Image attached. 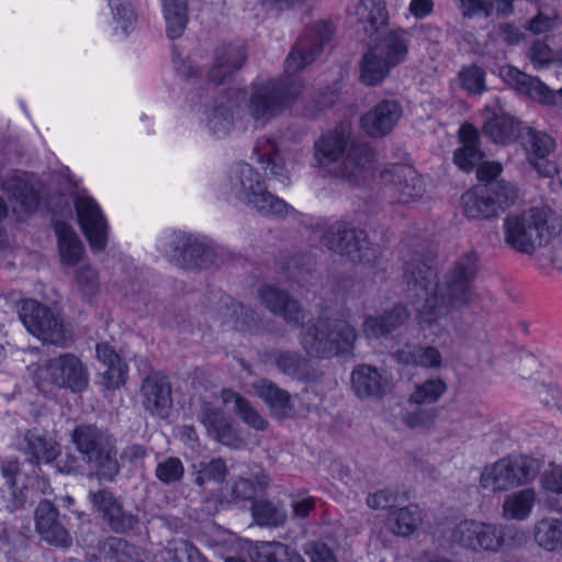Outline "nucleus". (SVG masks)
Instances as JSON below:
<instances>
[{"instance_id": "4468645a", "label": "nucleus", "mask_w": 562, "mask_h": 562, "mask_svg": "<svg viewBox=\"0 0 562 562\" xmlns=\"http://www.w3.org/2000/svg\"><path fill=\"white\" fill-rule=\"evenodd\" d=\"M44 371L50 383L74 393L85 391L89 385V373L82 361L74 353L66 352L48 359Z\"/></svg>"}, {"instance_id": "6ab92c4d", "label": "nucleus", "mask_w": 562, "mask_h": 562, "mask_svg": "<svg viewBox=\"0 0 562 562\" xmlns=\"http://www.w3.org/2000/svg\"><path fill=\"white\" fill-rule=\"evenodd\" d=\"M498 75L519 93L543 104L553 105L558 97H562V88L554 92L540 81L539 78L527 75L514 66L504 65L499 67Z\"/></svg>"}, {"instance_id": "680f3d73", "label": "nucleus", "mask_w": 562, "mask_h": 562, "mask_svg": "<svg viewBox=\"0 0 562 562\" xmlns=\"http://www.w3.org/2000/svg\"><path fill=\"white\" fill-rule=\"evenodd\" d=\"M438 411L436 408H425L420 405L412 412H407L404 420L411 428H429L436 422Z\"/></svg>"}, {"instance_id": "2f4dec72", "label": "nucleus", "mask_w": 562, "mask_h": 562, "mask_svg": "<svg viewBox=\"0 0 562 562\" xmlns=\"http://www.w3.org/2000/svg\"><path fill=\"white\" fill-rule=\"evenodd\" d=\"M254 153L257 155V160L265 166V170L269 171L271 178L284 186L291 183L289 170L274 142L270 138L258 139Z\"/></svg>"}, {"instance_id": "72a5a7b5", "label": "nucleus", "mask_w": 562, "mask_h": 562, "mask_svg": "<svg viewBox=\"0 0 562 562\" xmlns=\"http://www.w3.org/2000/svg\"><path fill=\"white\" fill-rule=\"evenodd\" d=\"M261 361H273L276 368L284 375L293 379H304L306 374L307 359L295 350H272L261 355Z\"/></svg>"}, {"instance_id": "603ef678", "label": "nucleus", "mask_w": 562, "mask_h": 562, "mask_svg": "<svg viewBox=\"0 0 562 562\" xmlns=\"http://www.w3.org/2000/svg\"><path fill=\"white\" fill-rule=\"evenodd\" d=\"M75 282L81 296L91 301L100 292L99 274L91 266H81L76 270Z\"/></svg>"}, {"instance_id": "6e6552de", "label": "nucleus", "mask_w": 562, "mask_h": 562, "mask_svg": "<svg viewBox=\"0 0 562 562\" xmlns=\"http://www.w3.org/2000/svg\"><path fill=\"white\" fill-rule=\"evenodd\" d=\"M322 241L329 250L355 263L374 267L380 257L379 247L368 240L367 233L347 222L333 223L324 233Z\"/></svg>"}, {"instance_id": "b1692460", "label": "nucleus", "mask_w": 562, "mask_h": 562, "mask_svg": "<svg viewBox=\"0 0 562 562\" xmlns=\"http://www.w3.org/2000/svg\"><path fill=\"white\" fill-rule=\"evenodd\" d=\"M198 419L214 440L226 446H232L236 441L237 436L233 428L232 418L222 407L203 402Z\"/></svg>"}, {"instance_id": "5701e85b", "label": "nucleus", "mask_w": 562, "mask_h": 562, "mask_svg": "<svg viewBox=\"0 0 562 562\" xmlns=\"http://www.w3.org/2000/svg\"><path fill=\"white\" fill-rule=\"evenodd\" d=\"M35 527L42 538L54 546L67 547L70 537L59 520V513L48 499H42L35 509Z\"/></svg>"}, {"instance_id": "f257e3e1", "label": "nucleus", "mask_w": 562, "mask_h": 562, "mask_svg": "<svg viewBox=\"0 0 562 562\" xmlns=\"http://www.w3.org/2000/svg\"><path fill=\"white\" fill-rule=\"evenodd\" d=\"M479 256L468 251L443 273L441 280L435 268L422 260L405 263L404 281L407 291L423 301L416 307L422 325L430 326L452 306H464L474 299V281L479 272Z\"/></svg>"}, {"instance_id": "79ce46f5", "label": "nucleus", "mask_w": 562, "mask_h": 562, "mask_svg": "<svg viewBox=\"0 0 562 562\" xmlns=\"http://www.w3.org/2000/svg\"><path fill=\"white\" fill-rule=\"evenodd\" d=\"M518 121L508 114L494 115L483 126V134L494 143L507 144L516 138Z\"/></svg>"}, {"instance_id": "f8f14e48", "label": "nucleus", "mask_w": 562, "mask_h": 562, "mask_svg": "<svg viewBox=\"0 0 562 562\" xmlns=\"http://www.w3.org/2000/svg\"><path fill=\"white\" fill-rule=\"evenodd\" d=\"M452 540L473 551L496 552L505 543V527L467 519L453 528Z\"/></svg>"}, {"instance_id": "6e6d98bb", "label": "nucleus", "mask_w": 562, "mask_h": 562, "mask_svg": "<svg viewBox=\"0 0 562 562\" xmlns=\"http://www.w3.org/2000/svg\"><path fill=\"white\" fill-rule=\"evenodd\" d=\"M106 547L116 562H143L142 550L123 538L110 537Z\"/></svg>"}, {"instance_id": "c85d7f7f", "label": "nucleus", "mask_w": 562, "mask_h": 562, "mask_svg": "<svg viewBox=\"0 0 562 562\" xmlns=\"http://www.w3.org/2000/svg\"><path fill=\"white\" fill-rule=\"evenodd\" d=\"M352 389L358 397H381L390 389L389 381L376 368L360 364L351 373Z\"/></svg>"}, {"instance_id": "9d476101", "label": "nucleus", "mask_w": 562, "mask_h": 562, "mask_svg": "<svg viewBox=\"0 0 562 562\" xmlns=\"http://www.w3.org/2000/svg\"><path fill=\"white\" fill-rule=\"evenodd\" d=\"M19 316L25 328L43 342L65 346L71 339L61 317L36 300H23Z\"/></svg>"}, {"instance_id": "f03ea898", "label": "nucleus", "mask_w": 562, "mask_h": 562, "mask_svg": "<svg viewBox=\"0 0 562 562\" xmlns=\"http://www.w3.org/2000/svg\"><path fill=\"white\" fill-rule=\"evenodd\" d=\"M314 157L319 167L340 160L336 176L351 184L367 181L374 171V150L368 143L356 137L347 124H340L322 135L314 143Z\"/></svg>"}, {"instance_id": "9b49d317", "label": "nucleus", "mask_w": 562, "mask_h": 562, "mask_svg": "<svg viewBox=\"0 0 562 562\" xmlns=\"http://www.w3.org/2000/svg\"><path fill=\"white\" fill-rule=\"evenodd\" d=\"M171 260L181 269L195 271L216 265L217 254L214 247L193 235L178 233L171 237Z\"/></svg>"}, {"instance_id": "69168bd1", "label": "nucleus", "mask_w": 562, "mask_h": 562, "mask_svg": "<svg viewBox=\"0 0 562 562\" xmlns=\"http://www.w3.org/2000/svg\"><path fill=\"white\" fill-rule=\"evenodd\" d=\"M529 58L536 69H541L553 60V52L548 44L537 41L529 49Z\"/></svg>"}, {"instance_id": "bf43d9fd", "label": "nucleus", "mask_w": 562, "mask_h": 562, "mask_svg": "<svg viewBox=\"0 0 562 562\" xmlns=\"http://www.w3.org/2000/svg\"><path fill=\"white\" fill-rule=\"evenodd\" d=\"M88 499L92 506V509L102 518L104 521L105 517L112 512L114 506L121 501L111 490L99 488L98 491H90Z\"/></svg>"}, {"instance_id": "1a4fd4ad", "label": "nucleus", "mask_w": 562, "mask_h": 562, "mask_svg": "<svg viewBox=\"0 0 562 562\" xmlns=\"http://www.w3.org/2000/svg\"><path fill=\"white\" fill-rule=\"evenodd\" d=\"M539 460L528 456H512L485 468L480 484L485 490L503 492L532 482L539 474Z\"/></svg>"}, {"instance_id": "e433bc0d", "label": "nucleus", "mask_w": 562, "mask_h": 562, "mask_svg": "<svg viewBox=\"0 0 562 562\" xmlns=\"http://www.w3.org/2000/svg\"><path fill=\"white\" fill-rule=\"evenodd\" d=\"M54 229L58 239L61 261L69 266H75L83 254V245L80 238L72 227L65 222H56Z\"/></svg>"}, {"instance_id": "e2e57ef3", "label": "nucleus", "mask_w": 562, "mask_h": 562, "mask_svg": "<svg viewBox=\"0 0 562 562\" xmlns=\"http://www.w3.org/2000/svg\"><path fill=\"white\" fill-rule=\"evenodd\" d=\"M459 9L465 18H490L494 11L493 0H458Z\"/></svg>"}, {"instance_id": "c756f323", "label": "nucleus", "mask_w": 562, "mask_h": 562, "mask_svg": "<svg viewBox=\"0 0 562 562\" xmlns=\"http://www.w3.org/2000/svg\"><path fill=\"white\" fill-rule=\"evenodd\" d=\"M394 360L402 366L439 369L442 364L440 351L432 346L406 344L393 353Z\"/></svg>"}, {"instance_id": "393cba45", "label": "nucleus", "mask_w": 562, "mask_h": 562, "mask_svg": "<svg viewBox=\"0 0 562 562\" xmlns=\"http://www.w3.org/2000/svg\"><path fill=\"white\" fill-rule=\"evenodd\" d=\"M411 313L403 304H396L379 315L366 316L362 329L369 339H381L403 326L409 318Z\"/></svg>"}, {"instance_id": "39448f33", "label": "nucleus", "mask_w": 562, "mask_h": 562, "mask_svg": "<svg viewBox=\"0 0 562 562\" xmlns=\"http://www.w3.org/2000/svg\"><path fill=\"white\" fill-rule=\"evenodd\" d=\"M70 440L99 480L113 482L120 474L116 438L108 428L79 424L70 432Z\"/></svg>"}, {"instance_id": "a878e982", "label": "nucleus", "mask_w": 562, "mask_h": 562, "mask_svg": "<svg viewBox=\"0 0 562 562\" xmlns=\"http://www.w3.org/2000/svg\"><path fill=\"white\" fill-rule=\"evenodd\" d=\"M246 60L243 45H222L215 52L214 65L209 71V80L214 85H223L238 71Z\"/></svg>"}, {"instance_id": "0e129e2a", "label": "nucleus", "mask_w": 562, "mask_h": 562, "mask_svg": "<svg viewBox=\"0 0 562 562\" xmlns=\"http://www.w3.org/2000/svg\"><path fill=\"white\" fill-rule=\"evenodd\" d=\"M101 374L106 389H119L126 382L127 366L123 359H120L117 363L114 362L113 366H106Z\"/></svg>"}, {"instance_id": "7c9ffc66", "label": "nucleus", "mask_w": 562, "mask_h": 562, "mask_svg": "<svg viewBox=\"0 0 562 562\" xmlns=\"http://www.w3.org/2000/svg\"><path fill=\"white\" fill-rule=\"evenodd\" d=\"M269 484V477L266 473L261 472L256 474L255 481L251 479L239 476L227 484V492L217 498L223 504L224 502L239 505L245 502H254L258 492L263 491Z\"/></svg>"}, {"instance_id": "a19ab883", "label": "nucleus", "mask_w": 562, "mask_h": 562, "mask_svg": "<svg viewBox=\"0 0 562 562\" xmlns=\"http://www.w3.org/2000/svg\"><path fill=\"white\" fill-rule=\"evenodd\" d=\"M536 502L533 488H525L506 497L503 503V516L506 519L525 520L531 514Z\"/></svg>"}, {"instance_id": "8fccbe9b", "label": "nucleus", "mask_w": 562, "mask_h": 562, "mask_svg": "<svg viewBox=\"0 0 562 562\" xmlns=\"http://www.w3.org/2000/svg\"><path fill=\"white\" fill-rule=\"evenodd\" d=\"M358 22L369 23L373 29L386 22L387 12L384 0H360L356 8Z\"/></svg>"}, {"instance_id": "0eeeda50", "label": "nucleus", "mask_w": 562, "mask_h": 562, "mask_svg": "<svg viewBox=\"0 0 562 562\" xmlns=\"http://www.w3.org/2000/svg\"><path fill=\"white\" fill-rule=\"evenodd\" d=\"M301 86L289 78L256 79L249 86L246 111L255 127H265L296 100Z\"/></svg>"}, {"instance_id": "4d7b16f0", "label": "nucleus", "mask_w": 562, "mask_h": 562, "mask_svg": "<svg viewBox=\"0 0 562 562\" xmlns=\"http://www.w3.org/2000/svg\"><path fill=\"white\" fill-rule=\"evenodd\" d=\"M155 476L165 485L177 484L184 476V465L179 458L168 457L157 463Z\"/></svg>"}, {"instance_id": "c03bdc74", "label": "nucleus", "mask_w": 562, "mask_h": 562, "mask_svg": "<svg viewBox=\"0 0 562 562\" xmlns=\"http://www.w3.org/2000/svg\"><path fill=\"white\" fill-rule=\"evenodd\" d=\"M482 188L485 195L495 206L497 216L501 212L510 207L518 196L516 187L504 179L487 182Z\"/></svg>"}, {"instance_id": "412c9836", "label": "nucleus", "mask_w": 562, "mask_h": 562, "mask_svg": "<svg viewBox=\"0 0 562 562\" xmlns=\"http://www.w3.org/2000/svg\"><path fill=\"white\" fill-rule=\"evenodd\" d=\"M143 405L151 415L166 417L172 405L171 385L161 372L148 374L140 387Z\"/></svg>"}, {"instance_id": "338daca9", "label": "nucleus", "mask_w": 562, "mask_h": 562, "mask_svg": "<svg viewBox=\"0 0 562 562\" xmlns=\"http://www.w3.org/2000/svg\"><path fill=\"white\" fill-rule=\"evenodd\" d=\"M233 313L237 315L235 327L239 330H251L256 326L255 312L243 304H233Z\"/></svg>"}, {"instance_id": "ddd939ff", "label": "nucleus", "mask_w": 562, "mask_h": 562, "mask_svg": "<svg viewBox=\"0 0 562 562\" xmlns=\"http://www.w3.org/2000/svg\"><path fill=\"white\" fill-rule=\"evenodd\" d=\"M75 209L79 225L91 250L101 252L108 244L109 224L98 202L86 193L75 198Z\"/></svg>"}, {"instance_id": "49530a36", "label": "nucleus", "mask_w": 562, "mask_h": 562, "mask_svg": "<svg viewBox=\"0 0 562 562\" xmlns=\"http://www.w3.org/2000/svg\"><path fill=\"white\" fill-rule=\"evenodd\" d=\"M448 386L441 378L425 380L415 385L408 402L417 405L437 403L447 392Z\"/></svg>"}, {"instance_id": "f704fd0d", "label": "nucleus", "mask_w": 562, "mask_h": 562, "mask_svg": "<svg viewBox=\"0 0 562 562\" xmlns=\"http://www.w3.org/2000/svg\"><path fill=\"white\" fill-rule=\"evenodd\" d=\"M3 191L14 201L21 211L34 212L40 203V194L32 183L20 176H12L2 183Z\"/></svg>"}, {"instance_id": "ea45409f", "label": "nucleus", "mask_w": 562, "mask_h": 562, "mask_svg": "<svg viewBox=\"0 0 562 562\" xmlns=\"http://www.w3.org/2000/svg\"><path fill=\"white\" fill-rule=\"evenodd\" d=\"M463 213L471 220L496 217V209L485 195L482 186L464 192L461 196Z\"/></svg>"}, {"instance_id": "a18cd8bd", "label": "nucleus", "mask_w": 562, "mask_h": 562, "mask_svg": "<svg viewBox=\"0 0 562 562\" xmlns=\"http://www.w3.org/2000/svg\"><path fill=\"white\" fill-rule=\"evenodd\" d=\"M227 474L228 470L225 461L221 458H214L209 462H201L199 464L193 482L205 492L211 483L222 484Z\"/></svg>"}, {"instance_id": "de8ad7c7", "label": "nucleus", "mask_w": 562, "mask_h": 562, "mask_svg": "<svg viewBox=\"0 0 562 562\" xmlns=\"http://www.w3.org/2000/svg\"><path fill=\"white\" fill-rule=\"evenodd\" d=\"M420 519L419 508L413 504L394 510L390 517L393 532L404 537L416 530Z\"/></svg>"}, {"instance_id": "3c124183", "label": "nucleus", "mask_w": 562, "mask_h": 562, "mask_svg": "<svg viewBox=\"0 0 562 562\" xmlns=\"http://www.w3.org/2000/svg\"><path fill=\"white\" fill-rule=\"evenodd\" d=\"M113 21L121 27L123 34L128 35L136 25L137 13L135 7L125 0H109Z\"/></svg>"}, {"instance_id": "58836bf2", "label": "nucleus", "mask_w": 562, "mask_h": 562, "mask_svg": "<svg viewBox=\"0 0 562 562\" xmlns=\"http://www.w3.org/2000/svg\"><path fill=\"white\" fill-rule=\"evenodd\" d=\"M166 33L170 40L182 36L189 22L188 0H161Z\"/></svg>"}, {"instance_id": "2eb2a0df", "label": "nucleus", "mask_w": 562, "mask_h": 562, "mask_svg": "<svg viewBox=\"0 0 562 562\" xmlns=\"http://www.w3.org/2000/svg\"><path fill=\"white\" fill-rule=\"evenodd\" d=\"M334 34L331 22L321 21L307 35L300 38L295 47L291 50L284 63L286 75L293 76L299 70L312 64L321 54L324 46L330 41Z\"/></svg>"}, {"instance_id": "cd10ccee", "label": "nucleus", "mask_w": 562, "mask_h": 562, "mask_svg": "<svg viewBox=\"0 0 562 562\" xmlns=\"http://www.w3.org/2000/svg\"><path fill=\"white\" fill-rule=\"evenodd\" d=\"M461 147L453 153L454 164L463 171L470 172L479 166L484 157L480 149V135L471 124H463L459 130Z\"/></svg>"}, {"instance_id": "bb28decb", "label": "nucleus", "mask_w": 562, "mask_h": 562, "mask_svg": "<svg viewBox=\"0 0 562 562\" xmlns=\"http://www.w3.org/2000/svg\"><path fill=\"white\" fill-rule=\"evenodd\" d=\"M255 394L270 408L278 419L291 418L295 414L291 394L268 379H258L252 383Z\"/></svg>"}, {"instance_id": "09e8293b", "label": "nucleus", "mask_w": 562, "mask_h": 562, "mask_svg": "<svg viewBox=\"0 0 562 562\" xmlns=\"http://www.w3.org/2000/svg\"><path fill=\"white\" fill-rule=\"evenodd\" d=\"M251 514L257 525L263 527H278L285 520V514L267 499L254 501Z\"/></svg>"}, {"instance_id": "864d4df0", "label": "nucleus", "mask_w": 562, "mask_h": 562, "mask_svg": "<svg viewBox=\"0 0 562 562\" xmlns=\"http://www.w3.org/2000/svg\"><path fill=\"white\" fill-rule=\"evenodd\" d=\"M104 522L115 533H127L139 522L137 515L124 509L122 501L105 517Z\"/></svg>"}, {"instance_id": "423d86ee", "label": "nucleus", "mask_w": 562, "mask_h": 562, "mask_svg": "<svg viewBox=\"0 0 562 562\" xmlns=\"http://www.w3.org/2000/svg\"><path fill=\"white\" fill-rule=\"evenodd\" d=\"M232 196L267 217L283 218L294 209L284 200L270 193L261 175L247 162L233 165L227 175Z\"/></svg>"}, {"instance_id": "13d9d810", "label": "nucleus", "mask_w": 562, "mask_h": 562, "mask_svg": "<svg viewBox=\"0 0 562 562\" xmlns=\"http://www.w3.org/2000/svg\"><path fill=\"white\" fill-rule=\"evenodd\" d=\"M459 79L461 88L465 90L468 94H482L486 90L485 71L476 65L461 69Z\"/></svg>"}, {"instance_id": "c9c22d12", "label": "nucleus", "mask_w": 562, "mask_h": 562, "mask_svg": "<svg viewBox=\"0 0 562 562\" xmlns=\"http://www.w3.org/2000/svg\"><path fill=\"white\" fill-rule=\"evenodd\" d=\"M409 34L403 29L389 31L373 48L382 55L391 66L402 64L408 54Z\"/></svg>"}, {"instance_id": "7ed1b4c3", "label": "nucleus", "mask_w": 562, "mask_h": 562, "mask_svg": "<svg viewBox=\"0 0 562 562\" xmlns=\"http://www.w3.org/2000/svg\"><path fill=\"white\" fill-rule=\"evenodd\" d=\"M561 220L549 206H532L504 220V238L507 245L521 254H532L546 246L561 229Z\"/></svg>"}, {"instance_id": "4c0bfd02", "label": "nucleus", "mask_w": 562, "mask_h": 562, "mask_svg": "<svg viewBox=\"0 0 562 562\" xmlns=\"http://www.w3.org/2000/svg\"><path fill=\"white\" fill-rule=\"evenodd\" d=\"M359 68L361 82L373 87L387 77L393 66L375 48H370L363 54Z\"/></svg>"}, {"instance_id": "aec40b11", "label": "nucleus", "mask_w": 562, "mask_h": 562, "mask_svg": "<svg viewBox=\"0 0 562 562\" xmlns=\"http://www.w3.org/2000/svg\"><path fill=\"white\" fill-rule=\"evenodd\" d=\"M527 158L533 169L542 177L551 178L558 173L555 161L550 159L554 140L547 133L527 128L521 135Z\"/></svg>"}, {"instance_id": "774afa93", "label": "nucleus", "mask_w": 562, "mask_h": 562, "mask_svg": "<svg viewBox=\"0 0 562 562\" xmlns=\"http://www.w3.org/2000/svg\"><path fill=\"white\" fill-rule=\"evenodd\" d=\"M395 501V494L391 490L384 488L369 494L366 503L371 509H386L391 507Z\"/></svg>"}, {"instance_id": "a211bd4d", "label": "nucleus", "mask_w": 562, "mask_h": 562, "mask_svg": "<svg viewBox=\"0 0 562 562\" xmlns=\"http://www.w3.org/2000/svg\"><path fill=\"white\" fill-rule=\"evenodd\" d=\"M18 450L33 465L50 464L61 453L60 445L37 428L25 430L16 441Z\"/></svg>"}, {"instance_id": "4be33fe9", "label": "nucleus", "mask_w": 562, "mask_h": 562, "mask_svg": "<svg viewBox=\"0 0 562 562\" xmlns=\"http://www.w3.org/2000/svg\"><path fill=\"white\" fill-rule=\"evenodd\" d=\"M259 299L266 308L276 316L282 317L288 324L299 326L305 318L300 302L286 291L265 284L259 289Z\"/></svg>"}, {"instance_id": "473e14b6", "label": "nucleus", "mask_w": 562, "mask_h": 562, "mask_svg": "<svg viewBox=\"0 0 562 562\" xmlns=\"http://www.w3.org/2000/svg\"><path fill=\"white\" fill-rule=\"evenodd\" d=\"M234 109V103L225 94H221L214 100V105L206 117V126L211 134L222 138L231 133L235 125Z\"/></svg>"}, {"instance_id": "dca6fc26", "label": "nucleus", "mask_w": 562, "mask_h": 562, "mask_svg": "<svg viewBox=\"0 0 562 562\" xmlns=\"http://www.w3.org/2000/svg\"><path fill=\"white\" fill-rule=\"evenodd\" d=\"M381 181L400 203H409L425 192L423 180L416 169L406 164H393L381 172Z\"/></svg>"}, {"instance_id": "37998d69", "label": "nucleus", "mask_w": 562, "mask_h": 562, "mask_svg": "<svg viewBox=\"0 0 562 562\" xmlns=\"http://www.w3.org/2000/svg\"><path fill=\"white\" fill-rule=\"evenodd\" d=\"M535 541L547 551L562 550V519L543 518L535 525Z\"/></svg>"}, {"instance_id": "5fc2aeb1", "label": "nucleus", "mask_w": 562, "mask_h": 562, "mask_svg": "<svg viewBox=\"0 0 562 562\" xmlns=\"http://www.w3.org/2000/svg\"><path fill=\"white\" fill-rule=\"evenodd\" d=\"M289 554V546L272 541L258 542L250 553L252 562H284Z\"/></svg>"}, {"instance_id": "f3484780", "label": "nucleus", "mask_w": 562, "mask_h": 562, "mask_svg": "<svg viewBox=\"0 0 562 562\" xmlns=\"http://www.w3.org/2000/svg\"><path fill=\"white\" fill-rule=\"evenodd\" d=\"M403 115L402 104L395 99H383L366 112L360 124L363 132L372 138L387 136Z\"/></svg>"}, {"instance_id": "20e7f679", "label": "nucleus", "mask_w": 562, "mask_h": 562, "mask_svg": "<svg viewBox=\"0 0 562 562\" xmlns=\"http://www.w3.org/2000/svg\"><path fill=\"white\" fill-rule=\"evenodd\" d=\"M357 338V329L346 317H319L302 327L300 344L312 358L331 359L351 353Z\"/></svg>"}, {"instance_id": "052dcab7", "label": "nucleus", "mask_w": 562, "mask_h": 562, "mask_svg": "<svg viewBox=\"0 0 562 562\" xmlns=\"http://www.w3.org/2000/svg\"><path fill=\"white\" fill-rule=\"evenodd\" d=\"M235 414L250 428L263 431L268 428L269 422L250 404L246 398L239 400V407Z\"/></svg>"}]
</instances>
